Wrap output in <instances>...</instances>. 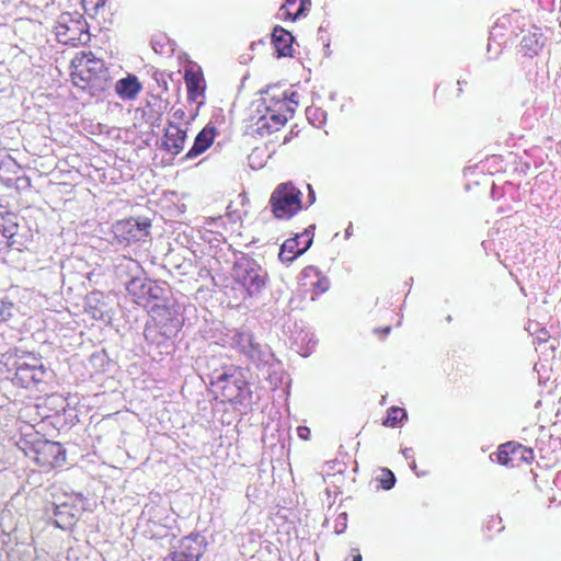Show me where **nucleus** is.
<instances>
[{
    "instance_id": "1",
    "label": "nucleus",
    "mask_w": 561,
    "mask_h": 561,
    "mask_svg": "<svg viewBox=\"0 0 561 561\" xmlns=\"http://www.w3.org/2000/svg\"><path fill=\"white\" fill-rule=\"evenodd\" d=\"M217 358L208 360L209 382L216 399L248 407L252 403V391L240 369L233 365L216 367Z\"/></svg>"
},
{
    "instance_id": "2",
    "label": "nucleus",
    "mask_w": 561,
    "mask_h": 561,
    "mask_svg": "<svg viewBox=\"0 0 561 561\" xmlns=\"http://www.w3.org/2000/svg\"><path fill=\"white\" fill-rule=\"evenodd\" d=\"M75 70L71 72L73 83L91 94L103 92L110 88V71L102 59L92 53H84L73 60Z\"/></svg>"
},
{
    "instance_id": "3",
    "label": "nucleus",
    "mask_w": 561,
    "mask_h": 561,
    "mask_svg": "<svg viewBox=\"0 0 561 561\" xmlns=\"http://www.w3.org/2000/svg\"><path fill=\"white\" fill-rule=\"evenodd\" d=\"M231 277L248 297H257L265 289L268 274L254 259L247 254L236 257Z\"/></svg>"
},
{
    "instance_id": "4",
    "label": "nucleus",
    "mask_w": 561,
    "mask_h": 561,
    "mask_svg": "<svg viewBox=\"0 0 561 561\" xmlns=\"http://www.w3.org/2000/svg\"><path fill=\"white\" fill-rule=\"evenodd\" d=\"M302 193L291 182L278 184L271 197V211L277 219H290L304 209Z\"/></svg>"
},
{
    "instance_id": "5",
    "label": "nucleus",
    "mask_w": 561,
    "mask_h": 561,
    "mask_svg": "<svg viewBox=\"0 0 561 561\" xmlns=\"http://www.w3.org/2000/svg\"><path fill=\"white\" fill-rule=\"evenodd\" d=\"M230 345L257 366L270 365L274 355L267 344L256 341L249 330H237L230 337Z\"/></svg>"
},
{
    "instance_id": "6",
    "label": "nucleus",
    "mask_w": 561,
    "mask_h": 561,
    "mask_svg": "<svg viewBox=\"0 0 561 561\" xmlns=\"http://www.w3.org/2000/svg\"><path fill=\"white\" fill-rule=\"evenodd\" d=\"M57 41L64 45L77 46L89 41L87 22L79 13L64 12L55 26Z\"/></svg>"
},
{
    "instance_id": "7",
    "label": "nucleus",
    "mask_w": 561,
    "mask_h": 561,
    "mask_svg": "<svg viewBox=\"0 0 561 561\" xmlns=\"http://www.w3.org/2000/svg\"><path fill=\"white\" fill-rule=\"evenodd\" d=\"M26 455L44 469L60 467L66 461L65 449L61 444L47 439L34 442Z\"/></svg>"
},
{
    "instance_id": "8",
    "label": "nucleus",
    "mask_w": 561,
    "mask_h": 561,
    "mask_svg": "<svg viewBox=\"0 0 561 561\" xmlns=\"http://www.w3.org/2000/svg\"><path fill=\"white\" fill-rule=\"evenodd\" d=\"M14 380L23 388H30L44 380L46 368L39 358L28 356L15 364Z\"/></svg>"
},
{
    "instance_id": "9",
    "label": "nucleus",
    "mask_w": 561,
    "mask_h": 561,
    "mask_svg": "<svg viewBox=\"0 0 561 561\" xmlns=\"http://www.w3.org/2000/svg\"><path fill=\"white\" fill-rule=\"evenodd\" d=\"M151 224L148 219L129 218L119 220L113 226V232L119 243H131L145 240Z\"/></svg>"
},
{
    "instance_id": "10",
    "label": "nucleus",
    "mask_w": 561,
    "mask_h": 561,
    "mask_svg": "<svg viewBox=\"0 0 561 561\" xmlns=\"http://www.w3.org/2000/svg\"><path fill=\"white\" fill-rule=\"evenodd\" d=\"M71 496L60 503L53 502L47 506L46 512L51 514L53 523L60 529H70L80 518L82 508L75 504Z\"/></svg>"
},
{
    "instance_id": "11",
    "label": "nucleus",
    "mask_w": 561,
    "mask_h": 561,
    "mask_svg": "<svg viewBox=\"0 0 561 561\" xmlns=\"http://www.w3.org/2000/svg\"><path fill=\"white\" fill-rule=\"evenodd\" d=\"M205 551V538L198 534L182 538L164 561H198Z\"/></svg>"
},
{
    "instance_id": "12",
    "label": "nucleus",
    "mask_w": 561,
    "mask_h": 561,
    "mask_svg": "<svg viewBox=\"0 0 561 561\" xmlns=\"http://www.w3.org/2000/svg\"><path fill=\"white\" fill-rule=\"evenodd\" d=\"M316 226L311 225L304 232L296 237L287 239L279 251L278 257L284 263H291L299 255L304 254L312 244L313 230Z\"/></svg>"
},
{
    "instance_id": "13",
    "label": "nucleus",
    "mask_w": 561,
    "mask_h": 561,
    "mask_svg": "<svg viewBox=\"0 0 561 561\" xmlns=\"http://www.w3.org/2000/svg\"><path fill=\"white\" fill-rule=\"evenodd\" d=\"M499 463L506 467H516L520 462L529 463L534 459V451L515 442H508L501 445L497 454Z\"/></svg>"
},
{
    "instance_id": "14",
    "label": "nucleus",
    "mask_w": 561,
    "mask_h": 561,
    "mask_svg": "<svg viewBox=\"0 0 561 561\" xmlns=\"http://www.w3.org/2000/svg\"><path fill=\"white\" fill-rule=\"evenodd\" d=\"M287 122V116L278 111L271 110L265 106V113L253 123V133L261 137L271 135L283 127Z\"/></svg>"
},
{
    "instance_id": "15",
    "label": "nucleus",
    "mask_w": 561,
    "mask_h": 561,
    "mask_svg": "<svg viewBox=\"0 0 561 561\" xmlns=\"http://www.w3.org/2000/svg\"><path fill=\"white\" fill-rule=\"evenodd\" d=\"M186 137V129L181 128L173 122H169L161 146L170 154L176 156L183 150Z\"/></svg>"
},
{
    "instance_id": "16",
    "label": "nucleus",
    "mask_w": 561,
    "mask_h": 561,
    "mask_svg": "<svg viewBox=\"0 0 561 561\" xmlns=\"http://www.w3.org/2000/svg\"><path fill=\"white\" fill-rule=\"evenodd\" d=\"M113 267L116 277L123 283L124 286L125 283H127L129 279H134L136 276L144 275V270L138 261L129 256H117L114 260Z\"/></svg>"
},
{
    "instance_id": "17",
    "label": "nucleus",
    "mask_w": 561,
    "mask_h": 561,
    "mask_svg": "<svg viewBox=\"0 0 561 561\" xmlns=\"http://www.w3.org/2000/svg\"><path fill=\"white\" fill-rule=\"evenodd\" d=\"M105 299L102 291H92L85 297V310L93 319L106 321L112 318L111 308Z\"/></svg>"
},
{
    "instance_id": "18",
    "label": "nucleus",
    "mask_w": 561,
    "mask_h": 561,
    "mask_svg": "<svg viewBox=\"0 0 561 561\" xmlns=\"http://www.w3.org/2000/svg\"><path fill=\"white\" fill-rule=\"evenodd\" d=\"M216 127L208 124L195 137L192 148L183 157L184 160L195 159L205 152L214 142Z\"/></svg>"
},
{
    "instance_id": "19",
    "label": "nucleus",
    "mask_w": 561,
    "mask_h": 561,
    "mask_svg": "<svg viewBox=\"0 0 561 561\" xmlns=\"http://www.w3.org/2000/svg\"><path fill=\"white\" fill-rule=\"evenodd\" d=\"M294 36L282 26H275L272 33V44L277 58L293 56Z\"/></svg>"
},
{
    "instance_id": "20",
    "label": "nucleus",
    "mask_w": 561,
    "mask_h": 561,
    "mask_svg": "<svg viewBox=\"0 0 561 561\" xmlns=\"http://www.w3.org/2000/svg\"><path fill=\"white\" fill-rule=\"evenodd\" d=\"M185 83L187 87L188 100L197 103L198 106L202 105L203 101H197L199 96H204L205 92V81L202 73L196 71H186Z\"/></svg>"
},
{
    "instance_id": "21",
    "label": "nucleus",
    "mask_w": 561,
    "mask_h": 561,
    "mask_svg": "<svg viewBox=\"0 0 561 561\" xmlns=\"http://www.w3.org/2000/svg\"><path fill=\"white\" fill-rule=\"evenodd\" d=\"M149 279L141 276H136L134 279H129L125 283V288L137 305L146 306V289Z\"/></svg>"
},
{
    "instance_id": "22",
    "label": "nucleus",
    "mask_w": 561,
    "mask_h": 561,
    "mask_svg": "<svg viewBox=\"0 0 561 561\" xmlns=\"http://www.w3.org/2000/svg\"><path fill=\"white\" fill-rule=\"evenodd\" d=\"M115 90L123 99L131 100L139 93L141 85L135 76H128L116 82Z\"/></svg>"
},
{
    "instance_id": "23",
    "label": "nucleus",
    "mask_w": 561,
    "mask_h": 561,
    "mask_svg": "<svg viewBox=\"0 0 561 561\" xmlns=\"http://www.w3.org/2000/svg\"><path fill=\"white\" fill-rule=\"evenodd\" d=\"M545 38L539 30H535L534 32H528L523 36L520 42V47L528 56H534L538 54V51L543 46Z\"/></svg>"
},
{
    "instance_id": "24",
    "label": "nucleus",
    "mask_w": 561,
    "mask_h": 561,
    "mask_svg": "<svg viewBox=\"0 0 561 561\" xmlns=\"http://www.w3.org/2000/svg\"><path fill=\"white\" fill-rule=\"evenodd\" d=\"M294 345H296L297 352L301 356H308L316 345L313 333L309 331L299 332L298 335L294 337Z\"/></svg>"
},
{
    "instance_id": "25",
    "label": "nucleus",
    "mask_w": 561,
    "mask_h": 561,
    "mask_svg": "<svg viewBox=\"0 0 561 561\" xmlns=\"http://www.w3.org/2000/svg\"><path fill=\"white\" fill-rule=\"evenodd\" d=\"M149 313L153 319L163 322L172 321L176 310L174 309V306L156 302L150 307Z\"/></svg>"
},
{
    "instance_id": "26",
    "label": "nucleus",
    "mask_w": 561,
    "mask_h": 561,
    "mask_svg": "<svg viewBox=\"0 0 561 561\" xmlns=\"http://www.w3.org/2000/svg\"><path fill=\"white\" fill-rule=\"evenodd\" d=\"M165 295V288L156 282L148 280L146 289V304L151 300H162Z\"/></svg>"
},
{
    "instance_id": "27",
    "label": "nucleus",
    "mask_w": 561,
    "mask_h": 561,
    "mask_svg": "<svg viewBox=\"0 0 561 561\" xmlns=\"http://www.w3.org/2000/svg\"><path fill=\"white\" fill-rule=\"evenodd\" d=\"M403 417H407L405 410L398 407H392L388 410L387 419L385 420L383 424L386 426L396 427Z\"/></svg>"
},
{
    "instance_id": "28",
    "label": "nucleus",
    "mask_w": 561,
    "mask_h": 561,
    "mask_svg": "<svg viewBox=\"0 0 561 561\" xmlns=\"http://www.w3.org/2000/svg\"><path fill=\"white\" fill-rule=\"evenodd\" d=\"M297 2L299 3L297 11L293 14L289 11L287 12L293 20H297L299 16L305 14V12L309 9L311 4L310 0H286L285 4L280 8L284 9L286 7H291Z\"/></svg>"
},
{
    "instance_id": "29",
    "label": "nucleus",
    "mask_w": 561,
    "mask_h": 561,
    "mask_svg": "<svg viewBox=\"0 0 561 561\" xmlns=\"http://www.w3.org/2000/svg\"><path fill=\"white\" fill-rule=\"evenodd\" d=\"M16 233V226L5 227L0 230V252L8 249L11 244L9 240Z\"/></svg>"
},
{
    "instance_id": "30",
    "label": "nucleus",
    "mask_w": 561,
    "mask_h": 561,
    "mask_svg": "<svg viewBox=\"0 0 561 561\" xmlns=\"http://www.w3.org/2000/svg\"><path fill=\"white\" fill-rule=\"evenodd\" d=\"M533 325L538 327L539 323H537V322H529V324L527 327V331L531 335L535 336V342L538 343V344L547 342L549 340V337H550V334H549L548 330L546 328H540L539 330L533 331L531 330Z\"/></svg>"
},
{
    "instance_id": "31",
    "label": "nucleus",
    "mask_w": 561,
    "mask_h": 561,
    "mask_svg": "<svg viewBox=\"0 0 561 561\" xmlns=\"http://www.w3.org/2000/svg\"><path fill=\"white\" fill-rule=\"evenodd\" d=\"M380 483H381L382 489H385V490L392 489L396 483V477H394L393 472L387 468H383L381 470Z\"/></svg>"
},
{
    "instance_id": "32",
    "label": "nucleus",
    "mask_w": 561,
    "mask_h": 561,
    "mask_svg": "<svg viewBox=\"0 0 561 561\" xmlns=\"http://www.w3.org/2000/svg\"><path fill=\"white\" fill-rule=\"evenodd\" d=\"M14 306L10 301H0V321H7L12 317Z\"/></svg>"
},
{
    "instance_id": "33",
    "label": "nucleus",
    "mask_w": 561,
    "mask_h": 561,
    "mask_svg": "<svg viewBox=\"0 0 561 561\" xmlns=\"http://www.w3.org/2000/svg\"><path fill=\"white\" fill-rule=\"evenodd\" d=\"M330 282L328 278L322 277L314 283V287L317 289V294H323L329 289Z\"/></svg>"
},
{
    "instance_id": "34",
    "label": "nucleus",
    "mask_w": 561,
    "mask_h": 561,
    "mask_svg": "<svg viewBox=\"0 0 561 561\" xmlns=\"http://www.w3.org/2000/svg\"><path fill=\"white\" fill-rule=\"evenodd\" d=\"M308 187V196H307V204L304 206V208H308L316 202V193L310 184L307 185Z\"/></svg>"
},
{
    "instance_id": "35",
    "label": "nucleus",
    "mask_w": 561,
    "mask_h": 561,
    "mask_svg": "<svg viewBox=\"0 0 561 561\" xmlns=\"http://www.w3.org/2000/svg\"><path fill=\"white\" fill-rule=\"evenodd\" d=\"M297 433L298 436L304 440H307L310 437V430L307 426H299L297 428Z\"/></svg>"
},
{
    "instance_id": "36",
    "label": "nucleus",
    "mask_w": 561,
    "mask_h": 561,
    "mask_svg": "<svg viewBox=\"0 0 561 561\" xmlns=\"http://www.w3.org/2000/svg\"><path fill=\"white\" fill-rule=\"evenodd\" d=\"M325 465L328 466V468H329L330 470H335V469H336L339 473H342V471H343V468H341V467H342V466H341V463H339V462H337V461H335V460H333V461H328Z\"/></svg>"
},
{
    "instance_id": "37",
    "label": "nucleus",
    "mask_w": 561,
    "mask_h": 561,
    "mask_svg": "<svg viewBox=\"0 0 561 561\" xmlns=\"http://www.w3.org/2000/svg\"><path fill=\"white\" fill-rule=\"evenodd\" d=\"M172 117L176 121H182L185 118V111L182 108H176L173 111Z\"/></svg>"
},
{
    "instance_id": "38",
    "label": "nucleus",
    "mask_w": 561,
    "mask_h": 561,
    "mask_svg": "<svg viewBox=\"0 0 561 561\" xmlns=\"http://www.w3.org/2000/svg\"><path fill=\"white\" fill-rule=\"evenodd\" d=\"M401 453L405 459H411V460L413 459V449L412 448L407 447V448L402 449Z\"/></svg>"
},
{
    "instance_id": "39",
    "label": "nucleus",
    "mask_w": 561,
    "mask_h": 561,
    "mask_svg": "<svg viewBox=\"0 0 561 561\" xmlns=\"http://www.w3.org/2000/svg\"><path fill=\"white\" fill-rule=\"evenodd\" d=\"M18 181L22 182L24 186H31V180L28 178H19Z\"/></svg>"
},
{
    "instance_id": "40",
    "label": "nucleus",
    "mask_w": 561,
    "mask_h": 561,
    "mask_svg": "<svg viewBox=\"0 0 561 561\" xmlns=\"http://www.w3.org/2000/svg\"><path fill=\"white\" fill-rule=\"evenodd\" d=\"M356 553L353 554V560L352 561H362V556L360 553L358 552V550H354Z\"/></svg>"
},
{
    "instance_id": "41",
    "label": "nucleus",
    "mask_w": 561,
    "mask_h": 561,
    "mask_svg": "<svg viewBox=\"0 0 561 561\" xmlns=\"http://www.w3.org/2000/svg\"><path fill=\"white\" fill-rule=\"evenodd\" d=\"M351 230H352V224L348 225V227L346 228L345 230V236L346 237H350L351 236Z\"/></svg>"
},
{
    "instance_id": "42",
    "label": "nucleus",
    "mask_w": 561,
    "mask_h": 561,
    "mask_svg": "<svg viewBox=\"0 0 561 561\" xmlns=\"http://www.w3.org/2000/svg\"><path fill=\"white\" fill-rule=\"evenodd\" d=\"M410 468L415 471L416 470V462L414 459H412L411 463H410Z\"/></svg>"
},
{
    "instance_id": "43",
    "label": "nucleus",
    "mask_w": 561,
    "mask_h": 561,
    "mask_svg": "<svg viewBox=\"0 0 561 561\" xmlns=\"http://www.w3.org/2000/svg\"><path fill=\"white\" fill-rule=\"evenodd\" d=\"M492 523H493V526H492V527H496V524H497V525H500V524H501V518H499V519H493V520H492Z\"/></svg>"
},
{
    "instance_id": "44",
    "label": "nucleus",
    "mask_w": 561,
    "mask_h": 561,
    "mask_svg": "<svg viewBox=\"0 0 561 561\" xmlns=\"http://www.w3.org/2000/svg\"><path fill=\"white\" fill-rule=\"evenodd\" d=\"M390 330H391L390 327L385 328L383 329L385 334H388L390 332Z\"/></svg>"
},
{
    "instance_id": "45",
    "label": "nucleus",
    "mask_w": 561,
    "mask_h": 561,
    "mask_svg": "<svg viewBox=\"0 0 561 561\" xmlns=\"http://www.w3.org/2000/svg\"><path fill=\"white\" fill-rule=\"evenodd\" d=\"M284 106H286V103H285V101L283 100V101L280 102V106H279V108H283Z\"/></svg>"
},
{
    "instance_id": "46",
    "label": "nucleus",
    "mask_w": 561,
    "mask_h": 561,
    "mask_svg": "<svg viewBox=\"0 0 561 561\" xmlns=\"http://www.w3.org/2000/svg\"><path fill=\"white\" fill-rule=\"evenodd\" d=\"M539 329H540V328H539V325H538V327H536V325H533V327H531V330H533V331H536V330H539Z\"/></svg>"
},
{
    "instance_id": "47",
    "label": "nucleus",
    "mask_w": 561,
    "mask_h": 561,
    "mask_svg": "<svg viewBox=\"0 0 561 561\" xmlns=\"http://www.w3.org/2000/svg\"><path fill=\"white\" fill-rule=\"evenodd\" d=\"M344 528H345V524H343V528H342V529H340V530H336V533H337V534H339V533H343Z\"/></svg>"
}]
</instances>
